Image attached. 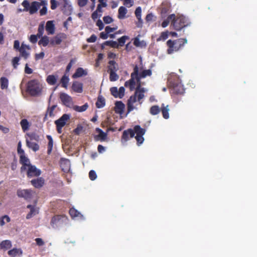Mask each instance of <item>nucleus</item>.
I'll return each instance as SVG.
<instances>
[{
	"label": "nucleus",
	"mask_w": 257,
	"mask_h": 257,
	"mask_svg": "<svg viewBox=\"0 0 257 257\" xmlns=\"http://www.w3.org/2000/svg\"><path fill=\"white\" fill-rule=\"evenodd\" d=\"M124 92H125V89L123 87L121 86L118 89V92H119V98H121L123 97V96L124 95Z\"/></svg>",
	"instance_id": "obj_59"
},
{
	"label": "nucleus",
	"mask_w": 257,
	"mask_h": 257,
	"mask_svg": "<svg viewBox=\"0 0 257 257\" xmlns=\"http://www.w3.org/2000/svg\"><path fill=\"white\" fill-rule=\"evenodd\" d=\"M89 177L91 180H95L97 178L96 172L93 170H91L89 173Z\"/></svg>",
	"instance_id": "obj_55"
},
{
	"label": "nucleus",
	"mask_w": 257,
	"mask_h": 257,
	"mask_svg": "<svg viewBox=\"0 0 257 257\" xmlns=\"http://www.w3.org/2000/svg\"><path fill=\"white\" fill-rule=\"evenodd\" d=\"M110 91L113 96H114L115 97H118L119 98V92L118 90L117 89V87H113L110 88Z\"/></svg>",
	"instance_id": "obj_50"
},
{
	"label": "nucleus",
	"mask_w": 257,
	"mask_h": 257,
	"mask_svg": "<svg viewBox=\"0 0 257 257\" xmlns=\"http://www.w3.org/2000/svg\"><path fill=\"white\" fill-rule=\"evenodd\" d=\"M20 124L22 127V130L24 132H26L29 130V127L31 125L30 122L27 119H23L20 121Z\"/></svg>",
	"instance_id": "obj_30"
},
{
	"label": "nucleus",
	"mask_w": 257,
	"mask_h": 257,
	"mask_svg": "<svg viewBox=\"0 0 257 257\" xmlns=\"http://www.w3.org/2000/svg\"><path fill=\"white\" fill-rule=\"evenodd\" d=\"M22 5L24 8L23 10V11L28 12L29 11L30 5L27 0H24L22 3Z\"/></svg>",
	"instance_id": "obj_48"
},
{
	"label": "nucleus",
	"mask_w": 257,
	"mask_h": 257,
	"mask_svg": "<svg viewBox=\"0 0 257 257\" xmlns=\"http://www.w3.org/2000/svg\"><path fill=\"white\" fill-rule=\"evenodd\" d=\"M41 37V39L39 42V44L42 45L44 47L47 46L50 41L49 37L47 36H44Z\"/></svg>",
	"instance_id": "obj_37"
},
{
	"label": "nucleus",
	"mask_w": 257,
	"mask_h": 257,
	"mask_svg": "<svg viewBox=\"0 0 257 257\" xmlns=\"http://www.w3.org/2000/svg\"><path fill=\"white\" fill-rule=\"evenodd\" d=\"M60 4L62 5L63 8L70 12H72L73 8L69 0H60Z\"/></svg>",
	"instance_id": "obj_22"
},
{
	"label": "nucleus",
	"mask_w": 257,
	"mask_h": 257,
	"mask_svg": "<svg viewBox=\"0 0 257 257\" xmlns=\"http://www.w3.org/2000/svg\"><path fill=\"white\" fill-rule=\"evenodd\" d=\"M87 74V71L86 70L84 69L81 67L77 68L75 73L72 75L73 78H77L83 76H86Z\"/></svg>",
	"instance_id": "obj_18"
},
{
	"label": "nucleus",
	"mask_w": 257,
	"mask_h": 257,
	"mask_svg": "<svg viewBox=\"0 0 257 257\" xmlns=\"http://www.w3.org/2000/svg\"><path fill=\"white\" fill-rule=\"evenodd\" d=\"M0 130L3 132L4 134H7L9 132L10 130L8 127H5L0 124Z\"/></svg>",
	"instance_id": "obj_64"
},
{
	"label": "nucleus",
	"mask_w": 257,
	"mask_h": 257,
	"mask_svg": "<svg viewBox=\"0 0 257 257\" xmlns=\"http://www.w3.org/2000/svg\"><path fill=\"white\" fill-rule=\"evenodd\" d=\"M96 132L98 133V134L95 137L96 140L102 142L106 140L107 136V134L106 133L103 132L99 128H96Z\"/></svg>",
	"instance_id": "obj_14"
},
{
	"label": "nucleus",
	"mask_w": 257,
	"mask_h": 257,
	"mask_svg": "<svg viewBox=\"0 0 257 257\" xmlns=\"http://www.w3.org/2000/svg\"><path fill=\"white\" fill-rule=\"evenodd\" d=\"M44 23H43L41 24L39 26L38 30V33L37 35L39 38H40L41 37L43 36V34L44 33Z\"/></svg>",
	"instance_id": "obj_44"
},
{
	"label": "nucleus",
	"mask_w": 257,
	"mask_h": 257,
	"mask_svg": "<svg viewBox=\"0 0 257 257\" xmlns=\"http://www.w3.org/2000/svg\"><path fill=\"white\" fill-rule=\"evenodd\" d=\"M174 19H175V15L174 14H172V15H170L166 20H165L163 21V22L162 24V26L163 28L166 27L169 25L170 21L172 22V23L173 25V20H174Z\"/></svg>",
	"instance_id": "obj_32"
},
{
	"label": "nucleus",
	"mask_w": 257,
	"mask_h": 257,
	"mask_svg": "<svg viewBox=\"0 0 257 257\" xmlns=\"http://www.w3.org/2000/svg\"><path fill=\"white\" fill-rule=\"evenodd\" d=\"M41 6V3L36 1L31 3L30 6L29 12L31 15L36 13Z\"/></svg>",
	"instance_id": "obj_16"
},
{
	"label": "nucleus",
	"mask_w": 257,
	"mask_h": 257,
	"mask_svg": "<svg viewBox=\"0 0 257 257\" xmlns=\"http://www.w3.org/2000/svg\"><path fill=\"white\" fill-rule=\"evenodd\" d=\"M104 22L106 24H110L113 21L112 19L109 16H105L103 18Z\"/></svg>",
	"instance_id": "obj_60"
},
{
	"label": "nucleus",
	"mask_w": 257,
	"mask_h": 257,
	"mask_svg": "<svg viewBox=\"0 0 257 257\" xmlns=\"http://www.w3.org/2000/svg\"><path fill=\"white\" fill-rule=\"evenodd\" d=\"M61 218L62 216L59 215L53 217L51 221V224L52 226L54 227L55 225L57 224V223L61 219Z\"/></svg>",
	"instance_id": "obj_47"
},
{
	"label": "nucleus",
	"mask_w": 257,
	"mask_h": 257,
	"mask_svg": "<svg viewBox=\"0 0 257 257\" xmlns=\"http://www.w3.org/2000/svg\"><path fill=\"white\" fill-rule=\"evenodd\" d=\"M109 79L111 81H116L118 78V75L116 73V72H109Z\"/></svg>",
	"instance_id": "obj_46"
},
{
	"label": "nucleus",
	"mask_w": 257,
	"mask_h": 257,
	"mask_svg": "<svg viewBox=\"0 0 257 257\" xmlns=\"http://www.w3.org/2000/svg\"><path fill=\"white\" fill-rule=\"evenodd\" d=\"M69 81V77L66 75H64L61 79V83L62 84V86L66 88L67 87Z\"/></svg>",
	"instance_id": "obj_39"
},
{
	"label": "nucleus",
	"mask_w": 257,
	"mask_h": 257,
	"mask_svg": "<svg viewBox=\"0 0 257 257\" xmlns=\"http://www.w3.org/2000/svg\"><path fill=\"white\" fill-rule=\"evenodd\" d=\"M27 207L30 209V212L27 214L26 216L27 219L31 218L33 216L35 215L38 213V209L33 206L29 205Z\"/></svg>",
	"instance_id": "obj_25"
},
{
	"label": "nucleus",
	"mask_w": 257,
	"mask_h": 257,
	"mask_svg": "<svg viewBox=\"0 0 257 257\" xmlns=\"http://www.w3.org/2000/svg\"><path fill=\"white\" fill-rule=\"evenodd\" d=\"M128 39H129L128 37L126 36H123L121 37V38H119L118 39L119 45L121 46H123L126 40Z\"/></svg>",
	"instance_id": "obj_53"
},
{
	"label": "nucleus",
	"mask_w": 257,
	"mask_h": 257,
	"mask_svg": "<svg viewBox=\"0 0 257 257\" xmlns=\"http://www.w3.org/2000/svg\"><path fill=\"white\" fill-rule=\"evenodd\" d=\"M168 37V32H163L161 34L160 36L157 39V41H165Z\"/></svg>",
	"instance_id": "obj_43"
},
{
	"label": "nucleus",
	"mask_w": 257,
	"mask_h": 257,
	"mask_svg": "<svg viewBox=\"0 0 257 257\" xmlns=\"http://www.w3.org/2000/svg\"><path fill=\"white\" fill-rule=\"evenodd\" d=\"M96 39H97V37L95 35H92L90 37H89V38H88L87 39V41L88 43H93L96 41Z\"/></svg>",
	"instance_id": "obj_62"
},
{
	"label": "nucleus",
	"mask_w": 257,
	"mask_h": 257,
	"mask_svg": "<svg viewBox=\"0 0 257 257\" xmlns=\"http://www.w3.org/2000/svg\"><path fill=\"white\" fill-rule=\"evenodd\" d=\"M142 9L140 7H138L135 11V15L139 21H141Z\"/></svg>",
	"instance_id": "obj_51"
},
{
	"label": "nucleus",
	"mask_w": 257,
	"mask_h": 257,
	"mask_svg": "<svg viewBox=\"0 0 257 257\" xmlns=\"http://www.w3.org/2000/svg\"><path fill=\"white\" fill-rule=\"evenodd\" d=\"M105 99L101 96H99L98 97L97 100L96 102V105L97 108H102L105 105Z\"/></svg>",
	"instance_id": "obj_34"
},
{
	"label": "nucleus",
	"mask_w": 257,
	"mask_h": 257,
	"mask_svg": "<svg viewBox=\"0 0 257 257\" xmlns=\"http://www.w3.org/2000/svg\"><path fill=\"white\" fill-rule=\"evenodd\" d=\"M25 72L28 74H30L33 73V70L29 67L28 64L25 65Z\"/></svg>",
	"instance_id": "obj_63"
},
{
	"label": "nucleus",
	"mask_w": 257,
	"mask_h": 257,
	"mask_svg": "<svg viewBox=\"0 0 257 257\" xmlns=\"http://www.w3.org/2000/svg\"><path fill=\"white\" fill-rule=\"evenodd\" d=\"M57 80V77L53 75H50L48 76L46 79L48 83L50 85H54L56 83Z\"/></svg>",
	"instance_id": "obj_36"
},
{
	"label": "nucleus",
	"mask_w": 257,
	"mask_h": 257,
	"mask_svg": "<svg viewBox=\"0 0 257 257\" xmlns=\"http://www.w3.org/2000/svg\"><path fill=\"white\" fill-rule=\"evenodd\" d=\"M118 69V66L113 60L109 62L108 71L109 72H116Z\"/></svg>",
	"instance_id": "obj_29"
},
{
	"label": "nucleus",
	"mask_w": 257,
	"mask_h": 257,
	"mask_svg": "<svg viewBox=\"0 0 257 257\" xmlns=\"http://www.w3.org/2000/svg\"><path fill=\"white\" fill-rule=\"evenodd\" d=\"M17 195L20 197H23L26 200H29L33 197L34 192L28 189L19 190L17 191Z\"/></svg>",
	"instance_id": "obj_10"
},
{
	"label": "nucleus",
	"mask_w": 257,
	"mask_h": 257,
	"mask_svg": "<svg viewBox=\"0 0 257 257\" xmlns=\"http://www.w3.org/2000/svg\"><path fill=\"white\" fill-rule=\"evenodd\" d=\"M20 57H15L12 60V64L14 69H17L19 65Z\"/></svg>",
	"instance_id": "obj_41"
},
{
	"label": "nucleus",
	"mask_w": 257,
	"mask_h": 257,
	"mask_svg": "<svg viewBox=\"0 0 257 257\" xmlns=\"http://www.w3.org/2000/svg\"><path fill=\"white\" fill-rule=\"evenodd\" d=\"M20 162L23 165L21 167L22 171L26 170L27 168L31 165L29 159L24 155V154H23L20 156Z\"/></svg>",
	"instance_id": "obj_13"
},
{
	"label": "nucleus",
	"mask_w": 257,
	"mask_h": 257,
	"mask_svg": "<svg viewBox=\"0 0 257 257\" xmlns=\"http://www.w3.org/2000/svg\"><path fill=\"white\" fill-rule=\"evenodd\" d=\"M69 213L70 216L73 219H84V216L78 210H76L74 208H72L69 210Z\"/></svg>",
	"instance_id": "obj_12"
},
{
	"label": "nucleus",
	"mask_w": 257,
	"mask_h": 257,
	"mask_svg": "<svg viewBox=\"0 0 257 257\" xmlns=\"http://www.w3.org/2000/svg\"><path fill=\"white\" fill-rule=\"evenodd\" d=\"M161 110L163 117L165 119H168L169 117V108L168 105L165 106L164 104L161 106Z\"/></svg>",
	"instance_id": "obj_31"
},
{
	"label": "nucleus",
	"mask_w": 257,
	"mask_h": 257,
	"mask_svg": "<svg viewBox=\"0 0 257 257\" xmlns=\"http://www.w3.org/2000/svg\"><path fill=\"white\" fill-rule=\"evenodd\" d=\"M30 46L23 43L19 51L20 53V56L24 59H28L30 56Z\"/></svg>",
	"instance_id": "obj_7"
},
{
	"label": "nucleus",
	"mask_w": 257,
	"mask_h": 257,
	"mask_svg": "<svg viewBox=\"0 0 257 257\" xmlns=\"http://www.w3.org/2000/svg\"><path fill=\"white\" fill-rule=\"evenodd\" d=\"M60 98L63 103L68 107H71L73 104L71 97L65 93H61L60 95Z\"/></svg>",
	"instance_id": "obj_11"
},
{
	"label": "nucleus",
	"mask_w": 257,
	"mask_h": 257,
	"mask_svg": "<svg viewBox=\"0 0 257 257\" xmlns=\"http://www.w3.org/2000/svg\"><path fill=\"white\" fill-rule=\"evenodd\" d=\"M160 111V109L158 105H154L150 108V112L152 115L158 114Z\"/></svg>",
	"instance_id": "obj_40"
},
{
	"label": "nucleus",
	"mask_w": 257,
	"mask_h": 257,
	"mask_svg": "<svg viewBox=\"0 0 257 257\" xmlns=\"http://www.w3.org/2000/svg\"><path fill=\"white\" fill-rule=\"evenodd\" d=\"M0 246L2 249H8L12 246V243L9 240H5L2 241Z\"/></svg>",
	"instance_id": "obj_33"
},
{
	"label": "nucleus",
	"mask_w": 257,
	"mask_h": 257,
	"mask_svg": "<svg viewBox=\"0 0 257 257\" xmlns=\"http://www.w3.org/2000/svg\"><path fill=\"white\" fill-rule=\"evenodd\" d=\"M26 170L27 171V175L29 177L38 176L41 173L40 170L37 168L35 166L32 165L31 164L27 168Z\"/></svg>",
	"instance_id": "obj_8"
},
{
	"label": "nucleus",
	"mask_w": 257,
	"mask_h": 257,
	"mask_svg": "<svg viewBox=\"0 0 257 257\" xmlns=\"http://www.w3.org/2000/svg\"><path fill=\"white\" fill-rule=\"evenodd\" d=\"M187 25V20L184 16H180L176 18V16H175V19L173 20V26L175 30L177 31L180 30Z\"/></svg>",
	"instance_id": "obj_6"
},
{
	"label": "nucleus",
	"mask_w": 257,
	"mask_h": 257,
	"mask_svg": "<svg viewBox=\"0 0 257 257\" xmlns=\"http://www.w3.org/2000/svg\"><path fill=\"white\" fill-rule=\"evenodd\" d=\"M70 118V114H64L60 118L55 121V124L56 125L57 130L59 134L62 133V128L66 124Z\"/></svg>",
	"instance_id": "obj_5"
},
{
	"label": "nucleus",
	"mask_w": 257,
	"mask_h": 257,
	"mask_svg": "<svg viewBox=\"0 0 257 257\" xmlns=\"http://www.w3.org/2000/svg\"><path fill=\"white\" fill-rule=\"evenodd\" d=\"M145 130L141 128L140 126L136 125L134 130L129 129L123 132L121 142L122 143H125L130 138H133L136 134V139L138 144L141 145L144 141L143 136L145 134Z\"/></svg>",
	"instance_id": "obj_2"
},
{
	"label": "nucleus",
	"mask_w": 257,
	"mask_h": 257,
	"mask_svg": "<svg viewBox=\"0 0 257 257\" xmlns=\"http://www.w3.org/2000/svg\"><path fill=\"white\" fill-rule=\"evenodd\" d=\"M1 87L2 89H7L8 87L9 80L4 77H2L0 79Z\"/></svg>",
	"instance_id": "obj_35"
},
{
	"label": "nucleus",
	"mask_w": 257,
	"mask_h": 257,
	"mask_svg": "<svg viewBox=\"0 0 257 257\" xmlns=\"http://www.w3.org/2000/svg\"><path fill=\"white\" fill-rule=\"evenodd\" d=\"M88 0H78L77 4L80 7H83L86 5Z\"/></svg>",
	"instance_id": "obj_56"
},
{
	"label": "nucleus",
	"mask_w": 257,
	"mask_h": 257,
	"mask_svg": "<svg viewBox=\"0 0 257 257\" xmlns=\"http://www.w3.org/2000/svg\"><path fill=\"white\" fill-rule=\"evenodd\" d=\"M27 136L29 137V141H31L33 142V141H38L39 139V137L34 134H28Z\"/></svg>",
	"instance_id": "obj_54"
},
{
	"label": "nucleus",
	"mask_w": 257,
	"mask_h": 257,
	"mask_svg": "<svg viewBox=\"0 0 257 257\" xmlns=\"http://www.w3.org/2000/svg\"><path fill=\"white\" fill-rule=\"evenodd\" d=\"M174 89L175 92L177 93H183L184 92V89L183 86L181 84L177 85L174 87Z\"/></svg>",
	"instance_id": "obj_49"
},
{
	"label": "nucleus",
	"mask_w": 257,
	"mask_h": 257,
	"mask_svg": "<svg viewBox=\"0 0 257 257\" xmlns=\"http://www.w3.org/2000/svg\"><path fill=\"white\" fill-rule=\"evenodd\" d=\"M124 104L121 101H117L115 103V111L117 113L122 114L123 113Z\"/></svg>",
	"instance_id": "obj_21"
},
{
	"label": "nucleus",
	"mask_w": 257,
	"mask_h": 257,
	"mask_svg": "<svg viewBox=\"0 0 257 257\" xmlns=\"http://www.w3.org/2000/svg\"><path fill=\"white\" fill-rule=\"evenodd\" d=\"M127 12V11L125 7L123 6L120 7L118 11V18L119 19H124L125 18V15Z\"/></svg>",
	"instance_id": "obj_28"
},
{
	"label": "nucleus",
	"mask_w": 257,
	"mask_h": 257,
	"mask_svg": "<svg viewBox=\"0 0 257 257\" xmlns=\"http://www.w3.org/2000/svg\"><path fill=\"white\" fill-rule=\"evenodd\" d=\"M56 106L53 105L48 110V114L50 116H53L54 115V113H53V111L54 109L56 108Z\"/></svg>",
	"instance_id": "obj_61"
},
{
	"label": "nucleus",
	"mask_w": 257,
	"mask_h": 257,
	"mask_svg": "<svg viewBox=\"0 0 257 257\" xmlns=\"http://www.w3.org/2000/svg\"><path fill=\"white\" fill-rule=\"evenodd\" d=\"M26 144L29 148L35 152L37 151L39 149V146L37 143L29 141L28 139H26Z\"/></svg>",
	"instance_id": "obj_26"
},
{
	"label": "nucleus",
	"mask_w": 257,
	"mask_h": 257,
	"mask_svg": "<svg viewBox=\"0 0 257 257\" xmlns=\"http://www.w3.org/2000/svg\"><path fill=\"white\" fill-rule=\"evenodd\" d=\"M32 184L36 188H40L44 184V180L42 178L34 179L31 181Z\"/></svg>",
	"instance_id": "obj_27"
},
{
	"label": "nucleus",
	"mask_w": 257,
	"mask_h": 257,
	"mask_svg": "<svg viewBox=\"0 0 257 257\" xmlns=\"http://www.w3.org/2000/svg\"><path fill=\"white\" fill-rule=\"evenodd\" d=\"M44 6L43 8L40 10V13L41 16H43L46 14L47 12V2L43 1L41 2V6Z\"/></svg>",
	"instance_id": "obj_42"
},
{
	"label": "nucleus",
	"mask_w": 257,
	"mask_h": 257,
	"mask_svg": "<svg viewBox=\"0 0 257 257\" xmlns=\"http://www.w3.org/2000/svg\"><path fill=\"white\" fill-rule=\"evenodd\" d=\"M105 44L106 45H109L113 48H117L119 46V44L116 41H106Z\"/></svg>",
	"instance_id": "obj_52"
},
{
	"label": "nucleus",
	"mask_w": 257,
	"mask_h": 257,
	"mask_svg": "<svg viewBox=\"0 0 257 257\" xmlns=\"http://www.w3.org/2000/svg\"><path fill=\"white\" fill-rule=\"evenodd\" d=\"M51 8L52 10H55L56 9L58 6V2L56 0H51Z\"/></svg>",
	"instance_id": "obj_57"
},
{
	"label": "nucleus",
	"mask_w": 257,
	"mask_h": 257,
	"mask_svg": "<svg viewBox=\"0 0 257 257\" xmlns=\"http://www.w3.org/2000/svg\"><path fill=\"white\" fill-rule=\"evenodd\" d=\"M88 104L85 103L82 106H78L76 105L73 104L71 108H72L74 110L77 112H82L85 111L88 108Z\"/></svg>",
	"instance_id": "obj_23"
},
{
	"label": "nucleus",
	"mask_w": 257,
	"mask_h": 257,
	"mask_svg": "<svg viewBox=\"0 0 257 257\" xmlns=\"http://www.w3.org/2000/svg\"><path fill=\"white\" fill-rule=\"evenodd\" d=\"M187 43L186 39H179L175 41H172L169 40L167 41V44L169 48L168 49V53L172 54L174 51H178L182 46Z\"/></svg>",
	"instance_id": "obj_4"
},
{
	"label": "nucleus",
	"mask_w": 257,
	"mask_h": 257,
	"mask_svg": "<svg viewBox=\"0 0 257 257\" xmlns=\"http://www.w3.org/2000/svg\"><path fill=\"white\" fill-rule=\"evenodd\" d=\"M66 38V35L64 33H59L51 39L50 44L52 46L60 45L63 40Z\"/></svg>",
	"instance_id": "obj_9"
},
{
	"label": "nucleus",
	"mask_w": 257,
	"mask_h": 257,
	"mask_svg": "<svg viewBox=\"0 0 257 257\" xmlns=\"http://www.w3.org/2000/svg\"><path fill=\"white\" fill-rule=\"evenodd\" d=\"M47 138L48 140H49L48 144V153L50 154L52 149H53V139L51 136H47Z\"/></svg>",
	"instance_id": "obj_38"
},
{
	"label": "nucleus",
	"mask_w": 257,
	"mask_h": 257,
	"mask_svg": "<svg viewBox=\"0 0 257 257\" xmlns=\"http://www.w3.org/2000/svg\"><path fill=\"white\" fill-rule=\"evenodd\" d=\"M73 91L77 93H81L83 91V84L78 81H74L72 85Z\"/></svg>",
	"instance_id": "obj_20"
},
{
	"label": "nucleus",
	"mask_w": 257,
	"mask_h": 257,
	"mask_svg": "<svg viewBox=\"0 0 257 257\" xmlns=\"http://www.w3.org/2000/svg\"><path fill=\"white\" fill-rule=\"evenodd\" d=\"M22 254V251L20 248H14L8 251V254L11 257L20 256Z\"/></svg>",
	"instance_id": "obj_24"
},
{
	"label": "nucleus",
	"mask_w": 257,
	"mask_h": 257,
	"mask_svg": "<svg viewBox=\"0 0 257 257\" xmlns=\"http://www.w3.org/2000/svg\"><path fill=\"white\" fill-rule=\"evenodd\" d=\"M61 167L64 172H68L70 169V162L69 160L62 159L61 160Z\"/></svg>",
	"instance_id": "obj_15"
},
{
	"label": "nucleus",
	"mask_w": 257,
	"mask_h": 257,
	"mask_svg": "<svg viewBox=\"0 0 257 257\" xmlns=\"http://www.w3.org/2000/svg\"><path fill=\"white\" fill-rule=\"evenodd\" d=\"M152 74L151 69L143 70L139 73V69L136 65L134 68V71L131 74V78L125 82V87H128L132 91L136 88L134 95H132L127 101V110L131 112L137 107L135 103L138 102L140 104L143 103V99L145 97V93L148 91V89L142 87L141 79L147 76H150Z\"/></svg>",
	"instance_id": "obj_1"
},
{
	"label": "nucleus",
	"mask_w": 257,
	"mask_h": 257,
	"mask_svg": "<svg viewBox=\"0 0 257 257\" xmlns=\"http://www.w3.org/2000/svg\"><path fill=\"white\" fill-rule=\"evenodd\" d=\"M6 221L9 222L10 221V218L8 215H4L0 218V225L4 226L5 224Z\"/></svg>",
	"instance_id": "obj_45"
},
{
	"label": "nucleus",
	"mask_w": 257,
	"mask_h": 257,
	"mask_svg": "<svg viewBox=\"0 0 257 257\" xmlns=\"http://www.w3.org/2000/svg\"><path fill=\"white\" fill-rule=\"evenodd\" d=\"M38 36L37 35H31L30 38H29V40L32 43H36L38 40Z\"/></svg>",
	"instance_id": "obj_58"
},
{
	"label": "nucleus",
	"mask_w": 257,
	"mask_h": 257,
	"mask_svg": "<svg viewBox=\"0 0 257 257\" xmlns=\"http://www.w3.org/2000/svg\"><path fill=\"white\" fill-rule=\"evenodd\" d=\"M42 88V84L37 80H32L28 83L27 90L32 96L41 94Z\"/></svg>",
	"instance_id": "obj_3"
},
{
	"label": "nucleus",
	"mask_w": 257,
	"mask_h": 257,
	"mask_svg": "<svg viewBox=\"0 0 257 257\" xmlns=\"http://www.w3.org/2000/svg\"><path fill=\"white\" fill-rule=\"evenodd\" d=\"M140 35L136 37L134 40V44L137 47L141 48H145L147 46V43L144 40H141L139 38Z\"/></svg>",
	"instance_id": "obj_19"
},
{
	"label": "nucleus",
	"mask_w": 257,
	"mask_h": 257,
	"mask_svg": "<svg viewBox=\"0 0 257 257\" xmlns=\"http://www.w3.org/2000/svg\"><path fill=\"white\" fill-rule=\"evenodd\" d=\"M46 30L48 35H53L55 33V28L52 21H49L46 23Z\"/></svg>",
	"instance_id": "obj_17"
}]
</instances>
